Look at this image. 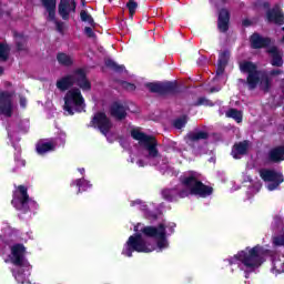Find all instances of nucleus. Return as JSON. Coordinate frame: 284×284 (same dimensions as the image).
Returning a JSON list of instances; mask_svg holds the SVG:
<instances>
[{"instance_id":"obj_32","label":"nucleus","mask_w":284,"mask_h":284,"mask_svg":"<svg viewBox=\"0 0 284 284\" xmlns=\"http://www.w3.org/2000/svg\"><path fill=\"white\" fill-rule=\"evenodd\" d=\"M80 17H81V21H83L84 23H88L92 28L97 26V23H94V19L92 18V16H90V13H88L87 11H81Z\"/></svg>"},{"instance_id":"obj_29","label":"nucleus","mask_w":284,"mask_h":284,"mask_svg":"<svg viewBox=\"0 0 284 284\" xmlns=\"http://www.w3.org/2000/svg\"><path fill=\"white\" fill-rule=\"evenodd\" d=\"M72 185H77L78 192H88L92 187V184L85 179L75 180Z\"/></svg>"},{"instance_id":"obj_45","label":"nucleus","mask_w":284,"mask_h":284,"mask_svg":"<svg viewBox=\"0 0 284 284\" xmlns=\"http://www.w3.org/2000/svg\"><path fill=\"white\" fill-rule=\"evenodd\" d=\"M219 90H221L220 87H217V88H211V89H210V92H219Z\"/></svg>"},{"instance_id":"obj_38","label":"nucleus","mask_w":284,"mask_h":284,"mask_svg":"<svg viewBox=\"0 0 284 284\" xmlns=\"http://www.w3.org/2000/svg\"><path fill=\"white\" fill-rule=\"evenodd\" d=\"M16 41L18 43V50H23V47L19 41H22V43L26 42V38L21 37V34H16Z\"/></svg>"},{"instance_id":"obj_4","label":"nucleus","mask_w":284,"mask_h":284,"mask_svg":"<svg viewBox=\"0 0 284 284\" xmlns=\"http://www.w3.org/2000/svg\"><path fill=\"white\" fill-rule=\"evenodd\" d=\"M212 192H214L212 186L203 184L199 179V173L189 172L181 179V183L176 189H166L162 191V196L166 201H174L178 196L180 199H185V196H190V194L206 199Z\"/></svg>"},{"instance_id":"obj_36","label":"nucleus","mask_w":284,"mask_h":284,"mask_svg":"<svg viewBox=\"0 0 284 284\" xmlns=\"http://www.w3.org/2000/svg\"><path fill=\"white\" fill-rule=\"evenodd\" d=\"M126 8L129 10L130 17H134V12H136V8H139V4L134 0H129L126 3Z\"/></svg>"},{"instance_id":"obj_31","label":"nucleus","mask_w":284,"mask_h":284,"mask_svg":"<svg viewBox=\"0 0 284 284\" xmlns=\"http://www.w3.org/2000/svg\"><path fill=\"white\" fill-rule=\"evenodd\" d=\"M227 119H234L236 123H241L243 121V113L236 109H230L226 111Z\"/></svg>"},{"instance_id":"obj_23","label":"nucleus","mask_w":284,"mask_h":284,"mask_svg":"<svg viewBox=\"0 0 284 284\" xmlns=\"http://www.w3.org/2000/svg\"><path fill=\"white\" fill-rule=\"evenodd\" d=\"M270 43H272V40H270V38L261 37V34H258V33H254L251 37V45L254 49L267 48L270 45Z\"/></svg>"},{"instance_id":"obj_18","label":"nucleus","mask_w":284,"mask_h":284,"mask_svg":"<svg viewBox=\"0 0 284 284\" xmlns=\"http://www.w3.org/2000/svg\"><path fill=\"white\" fill-rule=\"evenodd\" d=\"M14 104L12 103V94L2 92L0 94V114L3 116H12Z\"/></svg>"},{"instance_id":"obj_12","label":"nucleus","mask_w":284,"mask_h":284,"mask_svg":"<svg viewBox=\"0 0 284 284\" xmlns=\"http://www.w3.org/2000/svg\"><path fill=\"white\" fill-rule=\"evenodd\" d=\"M65 144V133H60L59 138L51 140H40L37 143L36 150L38 154H48V152H54L59 145Z\"/></svg>"},{"instance_id":"obj_51","label":"nucleus","mask_w":284,"mask_h":284,"mask_svg":"<svg viewBox=\"0 0 284 284\" xmlns=\"http://www.w3.org/2000/svg\"><path fill=\"white\" fill-rule=\"evenodd\" d=\"M131 163H134V158H131Z\"/></svg>"},{"instance_id":"obj_48","label":"nucleus","mask_w":284,"mask_h":284,"mask_svg":"<svg viewBox=\"0 0 284 284\" xmlns=\"http://www.w3.org/2000/svg\"><path fill=\"white\" fill-rule=\"evenodd\" d=\"M3 74V68L0 67V77Z\"/></svg>"},{"instance_id":"obj_8","label":"nucleus","mask_w":284,"mask_h":284,"mask_svg":"<svg viewBox=\"0 0 284 284\" xmlns=\"http://www.w3.org/2000/svg\"><path fill=\"white\" fill-rule=\"evenodd\" d=\"M12 205L16 210L20 212H37L39 210V204L34 200L28 196V189L23 185H20L13 192Z\"/></svg>"},{"instance_id":"obj_6","label":"nucleus","mask_w":284,"mask_h":284,"mask_svg":"<svg viewBox=\"0 0 284 284\" xmlns=\"http://www.w3.org/2000/svg\"><path fill=\"white\" fill-rule=\"evenodd\" d=\"M9 261L16 265V268L12 271L16 281L21 284H30V271L32 266L26 260V246L23 244H14L11 247Z\"/></svg>"},{"instance_id":"obj_43","label":"nucleus","mask_w":284,"mask_h":284,"mask_svg":"<svg viewBox=\"0 0 284 284\" xmlns=\"http://www.w3.org/2000/svg\"><path fill=\"white\" fill-rule=\"evenodd\" d=\"M196 105H207V100L205 98H200Z\"/></svg>"},{"instance_id":"obj_40","label":"nucleus","mask_w":284,"mask_h":284,"mask_svg":"<svg viewBox=\"0 0 284 284\" xmlns=\"http://www.w3.org/2000/svg\"><path fill=\"white\" fill-rule=\"evenodd\" d=\"M84 33L87 34V37H94V31H92V28L90 27L84 28Z\"/></svg>"},{"instance_id":"obj_26","label":"nucleus","mask_w":284,"mask_h":284,"mask_svg":"<svg viewBox=\"0 0 284 284\" xmlns=\"http://www.w3.org/2000/svg\"><path fill=\"white\" fill-rule=\"evenodd\" d=\"M268 161H272V163L284 161V145L272 149L268 152Z\"/></svg>"},{"instance_id":"obj_44","label":"nucleus","mask_w":284,"mask_h":284,"mask_svg":"<svg viewBox=\"0 0 284 284\" xmlns=\"http://www.w3.org/2000/svg\"><path fill=\"white\" fill-rule=\"evenodd\" d=\"M261 187H262L261 182H256V183L254 184L253 190L255 191V194H256V192H260Z\"/></svg>"},{"instance_id":"obj_46","label":"nucleus","mask_w":284,"mask_h":284,"mask_svg":"<svg viewBox=\"0 0 284 284\" xmlns=\"http://www.w3.org/2000/svg\"><path fill=\"white\" fill-rule=\"evenodd\" d=\"M79 170V172H80V174H85V169H78Z\"/></svg>"},{"instance_id":"obj_25","label":"nucleus","mask_w":284,"mask_h":284,"mask_svg":"<svg viewBox=\"0 0 284 284\" xmlns=\"http://www.w3.org/2000/svg\"><path fill=\"white\" fill-rule=\"evenodd\" d=\"M248 148H250V142L247 141L235 144L232 150L233 159H241L244 154H247Z\"/></svg>"},{"instance_id":"obj_16","label":"nucleus","mask_w":284,"mask_h":284,"mask_svg":"<svg viewBox=\"0 0 284 284\" xmlns=\"http://www.w3.org/2000/svg\"><path fill=\"white\" fill-rule=\"evenodd\" d=\"M227 61H230V51L221 52L217 62L216 75L213 79V83H225V77L223 75V72H225Z\"/></svg>"},{"instance_id":"obj_42","label":"nucleus","mask_w":284,"mask_h":284,"mask_svg":"<svg viewBox=\"0 0 284 284\" xmlns=\"http://www.w3.org/2000/svg\"><path fill=\"white\" fill-rule=\"evenodd\" d=\"M28 105V100L26 98L20 97V108H26Z\"/></svg>"},{"instance_id":"obj_3","label":"nucleus","mask_w":284,"mask_h":284,"mask_svg":"<svg viewBox=\"0 0 284 284\" xmlns=\"http://www.w3.org/2000/svg\"><path fill=\"white\" fill-rule=\"evenodd\" d=\"M267 256H272V251L267 247L261 244L247 246L230 257L229 265H236L241 272H244L245 278H247L248 274L256 272L267 261Z\"/></svg>"},{"instance_id":"obj_9","label":"nucleus","mask_w":284,"mask_h":284,"mask_svg":"<svg viewBox=\"0 0 284 284\" xmlns=\"http://www.w3.org/2000/svg\"><path fill=\"white\" fill-rule=\"evenodd\" d=\"M74 84L79 85L83 91L90 90L91 84L85 78V71L83 69H78L73 74L58 80L57 88L58 90H68V88Z\"/></svg>"},{"instance_id":"obj_10","label":"nucleus","mask_w":284,"mask_h":284,"mask_svg":"<svg viewBox=\"0 0 284 284\" xmlns=\"http://www.w3.org/2000/svg\"><path fill=\"white\" fill-rule=\"evenodd\" d=\"M64 111L68 114H74V112H85V100L81 94V90L71 89L64 97Z\"/></svg>"},{"instance_id":"obj_27","label":"nucleus","mask_w":284,"mask_h":284,"mask_svg":"<svg viewBox=\"0 0 284 284\" xmlns=\"http://www.w3.org/2000/svg\"><path fill=\"white\" fill-rule=\"evenodd\" d=\"M207 139V132L205 131H193L187 134L186 143L192 145V143H197V141H205Z\"/></svg>"},{"instance_id":"obj_7","label":"nucleus","mask_w":284,"mask_h":284,"mask_svg":"<svg viewBox=\"0 0 284 284\" xmlns=\"http://www.w3.org/2000/svg\"><path fill=\"white\" fill-rule=\"evenodd\" d=\"M30 128V121L28 120H10L7 125V132H8V136L9 140L11 141L12 146L14 148V150L17 151V153L14 154V161L17 163V165H19V168H24L26 166V161L21 160L20 154H21V148L16 143H18L19 141V132H28Z\"/></svg>"},{"instance_id":"obj_22","label":"nucleus","mask_w":284,"mask_h":284,"mask_svg":"<svg viewBox=\"0 0 284 284\" xmlns=\"http://www.w3.org/2000/svg\"><path fill=\"white\" fill-rule=\"evenodd\" d=\"M230 26V12L225 9H222L219 13L217 28L220 32H227Z\"/></svg>"},{"instance_id":"obj_19","label":"nucleus","mask_w":284,"mask_h":284,"mask_svg":"<svg viewBox=\"0 0 284 284\" xmlns=\"http://www.w3.org/2000/svg\"><path fill=\"white\" fill-rule=\"evenodd\" d=\"M148 88L151 92H156L158 94H168L176 90V83L174 82L149 83Z\"/></svg>"},{"instance_id":"obj_39","label":"nucleus","mask_w":284,"mask_h":284,"mask_svg":"<svg viewBox=\"0 0 284 284\" xmlns=\"http://www.w3.org/2000/svg\"><path fill=\"white\" fill-rule=\"evenodd\" d=\"M122 88H124L125 90H129V92L136 90V87L134 84L128 83V82H123Z\"/></svg>"},{"instance_id":"obj_35","label":"nucleus","mask_w":284,"mask_h":284,"mask_svg":"<svg viewBox=\"0 0 284 284\" xmlns=\"http://www.w3.org/2000/svg\"><path fill=\"white\" fill-rule=\"evenodd\" d=\"M186 123H187V116H181L173 122V125L174 128H176V130H181L182 128H185Z\"/></svg>"},{"instance_id":"obj_11","label":"nucleus","mask_w":284,"mask_h":284,"mask_svg":"<svg viewBox=\"0 0 284 284\" xmlns=\"http://www.w3.org/2000/svg\"><path fill=\"white\" fill-rule=\"evenodd\" d=\"M260 176L266 183V189L268 192L278 190V186L284 181L283 173L270 169L260 170Z\"/></svg>"},{"instance_id":"obj_21","label":"nucleus","mask_w":284,"mask_h":284,"mask_svg":"<svg viewBox=\"0 0 284 284\" xmlns=\"http://www.w3.org/2000/svg\"><path fill=\"white\" fill-rule=\"evenodd\" d=\"M267 19L271 23H276L277 26L284 24V16L281 11L280 6H275L271 11L267 12Z\"/></svg>"},{"instance_id":"obj_2","label":"nucleus","mask_w":284,"mask_h":284,"mask_svg":"<svg viewBox=\"0 0 284 284\" xmlns=\"http://www.w3.org/2000/svg\"><path fill=\"white\" fill-rule=\"evenodd\" d=\"M131 136L139 142L138 154L140 159L136 161L139 168H145V165H153L162 174L168 172V160L163 159L156 149V139L152 135L143 133L139 128L131 130Z\"/></svg>"},{"instance_id":"obj_20","label":"nucleus","mask_w":284,"mask_h":284,"mask_svg":"<svg viewBox=\"0 0 284 284\" xmlns=\"http://www.w3.org/2000/svg\"><path fill=\"white\" fill-rule=\"evenodd\" d=\"M77 2L74 0H61L59 4V14L64 20L68 21L70 19V14L75 12Z\"/></svg>"},{"instance_id":"obj_24","label":"nucleus","mask_w":284,"mask_h":284,"mask_svg":"<svg viewBox=\"0 0 284 284\" xmlns=\"http://www.w3.org/2000/svg\"><path fill=\"white\" fill-rule=\"evenodd\" d=\"M267 52L272 57V65L281 68V65H283V52L276 47H270Z\"/></svg>"},{"instance_id":"obj_50","label":"nucleus","mask_w":284,"mask_h":284,"mask_svg":"<svg viewBox=\"0 0 284 284\" xmlns=\"http://www.w3.org/2000/svg\"><path fill=\"white\" fill-rule=\"evenodd\" d=\"M82 6H85V0H82Z\"/></svg>"},{"instance_id":"obj_41","label":"nucleus","mask_w":284,"mask_h":284,"mask_svg":"<svg viewBox=\"0 0 284 284\" xmlns=\"http://www.w3.org/2000/svg\"><path fill=\"white\" fill-rule=\"evenodd\" d=\"M212 6L219 7V6H223V3H225V0H210Z\"/></svg>"},{"instance_id":"obj_37","label":"nucleus","mask_w":284,"mask_h":284,"mask_svg":"<svg viewBox=\"0 0 284 284\" xmlns=\"http://www.w3.org/2000/svg\"><path fill=\"white\" fill-rule=\"evenodd\" d=\"M108 68H112V70H115V72H123L124 67L116 64L114 61L109 60L105 62Z\"/></svg>"},{"instance_id":"obj_5","label":"nucleus","mask_w":284,"mask_h":284,"mask_svg":"<svg viewBox=\"0 0 284 284\" xmlns=\"http://www.w3.org/2000/svg\"><path fill=\"white\" fill-rule=\"evenodd\" d=\"M240 70L243 74H247L246 81L250 90H254L256 85H260L262 90H270L272 77L281 74V70L278 69L271 72L258 71L256 64L250 61L240 62Z\"/></svg>"},{"instance_id":"obj_13","label":"nucleus","mask_w":284,"mask_h":284,"mask_svg":"<svg viewBox=\"0 0 284 284\" xmlns=\"http://www.w3.org/2000/svg\"><path fill=\"white\" fill-rule=\"evenodd\" d=\"M90 126L98 128V130H100V132L104 134V136H108V133L110 132V130H112V122L110 121L108 115H105V113L98 112L91 120Z\"/></svg>"},{"instance_id":"obj_34","label":"nucleus","mask_w":284,"mask_h":284,"mask_svg":"<svg viewBox=\"0 0 284 284\" xmlns=\"http://www.w3.org/2000/svg\"><path fill=\"white\" fill-rule=\"evenodd\" d=\"M10 54V47L8 44L0 43V61H6Z\"/></svg>"},{"instance_id":"obj_28","label":"nucleus","mask_w":284,"mask_h":284,"mask_svg":"<svg viewBox=\"0 0 284 284\" xmlns=\"http://www.w3.org/2000/svg\"><path fill=\"white\" fill-rule=\"evenodd\" d=\"M126 108L123 105V103L115 102L111 105V114L115 119H125L126 114Z\"/></svg>"},{"instance_id":"obj_33","label":"nucleus","mask_w":284,"mask_h":284,"mask_svg":"<svg viewBox=\"0 0 284 284\" xmlns=\"http://www.w3.org/2000/svg\"><path fill=\"white\" fill-rule=\"evenodd\" d=\"M57 59L61 65H72V57L65 53H59Z\"/></svg>"},{"instance_id":"obj_17","label":"nucleus","mask_w":284,"mask_h":284,"mask_svg":"<svg viewBox=\"0 0 284 284\" xmlns=\"http://www.w3.org/2000/svg\"><path fill=\"white\" fill-rule=\"evenodd\" d=\"M272 230H282V235H275L272 239L274 247H284V216L275 215L272 223Z\"/></svg>"},{"instance_id":"obj_14","label":"nucleus","mask_w":284,"mask_h":284,"mask_svg":"<svg viewBox=\"0 0 284 284\" xmlns=\"http://www.w3.org/2000/svg\"><path fill=\"white\" fill-rule=\"evenodd\" d=\"M131 207H136V210H140L142 212V215L144 219H148V221H156L159 219V214H161V211L154 210L150 211V207H154V204H145L141 200L132 201L130 204Z\"/></svg>"},{"instance_id":"obj_47","label":"nucleus","mask_w":284,"mask_h":284,"mask_svg":"<svg viewBox=\"0 0 284 284\" xmlns=\"http://www.w3.org/2000/svg\"><path fill=\"white\" fill-rule=\"evenodd\" d=\"M244 181H252V178H250V175H245Z\"/></svg>"},{"instance_id":"obj_1","label":"nucleus","mask_w":284,"mask_h":284,"mask_svg":"<svg viewBox=\"0 0 284 284\" xmlns=\"http://www.w3.org/2000/svg\"><path fill=\"white\" fill-rule=\"evenodd\" d=\"M174 222L162 221L156 226H145L138 223L134 226V235H131L122 250L123 256L132 257V252L150 253L163 252L170 247L168 236L174 234Z\"/></svg>"},{"instance_id":"obj_49","label":"nucleus","mask_w":284,"mask_h":284,"mask_svg":"<svg viewBox=\"0 0 284 284\" xmlns=\"http://www.w3.org/2000/svg\"><path fill=\"white\" fill-rule=\"evenodd\" d=\"M243 26H247V20H245V21L243 22Z\"/></svg>"},{"instance_id":"obj_15","label":"nucleus","mask_w":284,"mask_h":284,"mask_svg":"<svg viewBox=\"0 0 284 284\" xmlns=\"http://www.w3.org/2000/svg\"><path fill=\"white\" fill-rule=\"evenodd\" d=\"M42 6H44L47 12H48V21H53L55 23V28L58 32L63 33V30L65 26L63 22L57 21L55 14H57V0H41Z\"/></svg>"},{"instance_id":"obj_30","label":"nucleus","mask_w":284,"mask_h":284,"mask_svg":"<svg viewBox=\"0 0 284 284\" xmlns=\"http://www.w3.org/2000/svg\"><path fill=\"white\" fill-rule=\"evenodd\" d=\"M273 267L271 270L272 274L278 276V274H284V262L274 257L273 260Z\"/></svg>"}]
</instances>
